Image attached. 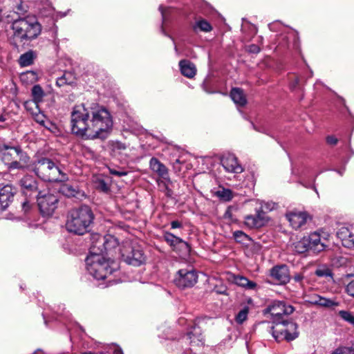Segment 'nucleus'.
<instances>
[{"instance_id":"nucleus-16","label":"nucleus","mask_w":354,"mask_h":354,"mask_svg":"<svg viewBox=\"0 0 354 354\" xmlns=\"http://www.w3.org/2000/svg\"><path fill=\"white\" fill-rule=\"evenodd\" d=\"M268 221L266 213L262 210H258L255 215L246 216L244 223L250 228H259L265 225Z\"/></svg>"},{"instance_id":"nucleus-43","label":"nucleus","mask_w":354,"mask_h":354,"mask_svg":"<svg viewBox=\"0 0 354 354\" xmlns=\"http://www.w3.org/2000/svg\"><path fill=\"white\" fill-rule=\"evenodd\" d=\"M350 349L347 347H339L335 349L331 354H345L347 351H349Z\"/></svg>"},{"instance_id":"nucleus-29","label":"nucleus","mask_w":354,"mask_h":354,"mask_svg":"<svg viewBox=\"0 0 354 354\" xmlns=\"http://www.w3.org/2000/svg\"><path fill=\"white\" fill-rule=\"evenodd\" d=\"M28 111L32 114L35 122L46 128H48L46 124V122H47V123H49V122L46 120V116L40 111L39 107L36 109L34 106H32V109H29Z\"/></svg>"},{"instance_id":"nucleus-10","label":"nucleus","mask_w":354,"mask_h":354,"mask_svg":"<svg viewBox=\"0 0 354 354\" xmlns=\"http://www.w3.org/2000/svg\"><path fill=\"white\" fill-rule=\"evenodd\" d=\"M36 197L41 213L44 216L52 215L57 207L58 202L57 196L48 192L43 194L41 192H39Z\"/></svg>"},{"instance_id":"nucleus-35","label":"nucleus","mask_w":354,"mask_h":354,"mask_svg":"<svg viewBox=\"0 0 354 354\" xmlns=\"http://www.w3.org/2000/svg\"><path fill=\"white\" fill-rule=\"evenodd\" d=\"M194 29L195 31L199 29L201 31L209 32L212 30V28L208 21L205 19H201L196 22L194 26Z\"/></svg>"},{"instance_id":"nucleus-46","label":"nucleus","mask_w":354,"mask_h":354,"mask_svg":"<svg viewBox=\"0 0 354 354\" xmlns=\"http://www.w3.org/2000/svg\"><path fill=\"white\" fill-rule=\"evenodd\" d=\"M304 275L302 273H296L293 276V279L295 282L297 283H301L302 280L304 279Z\"/></svg>"},{"instance_id":"nucleus-1","label":"nucleus","mask_w":354,"mask_h":354,"mask_svg":"<svg viewBox=\"0 0 354 354\" xmlns=\"http://www.w3.org/2000/svg\"><path fill=\"white\" fill-rule=\"evenodd\" d=\"M113 124L109 111L96 103L76 105L71 112L72 132L85 140H105Z\"/></svg>"},{"instance_id":"nucleus-49","label":"nucleus","mask_w":354,"mask_h":354,"mask_svg":"<svg viewBox=\"0 0 354 354\" xmlns=\"http://www.w3.org/2000/svg\"><path fill=\"white\" fill-rule=\"evenodd\" d=\"M224 217L225 218H232V209L230 207H228L227 210L225 212Z\"/></svg>"},{"instance_id":"nucleus-25","label":"nucleus","mask_w":354,"mask_h":354,"mask_svg":"<svg viewBox=\"0 0 354 354\" xmlns=\"http://www.w3.org/2000/svg\"><path fill=\"white\" fill-rule=\"evenodd\" d=\"M179 66L181 73L188 77L192 78L196 73L195 65L188 60H181L179 62Z\"/></svg>"},{"instance_id":"nucleus-28","label":"nucleus","mask_w":354,"mask_h":354,"mask_svg":"<svg viewBox=\"0 0 354 354\" xmlns=\"http://www.w3.org/2000/svg\"><path fill=\"white\" fill-rule=\"evenodd\" d=\"M293 250L297 253H304L310 249L309 241L307 236H304L299 241L293 243Z\"/></svg>"},{"instance_id":"nucleus-32","label":"nucleus","mask_w":354,"mask_h":354,"mask_svg":"<svg viewBox=\"0 0 354 354\" xmlns=\"http://www.w3.org/2000/svg\"><path fill=\"white\" fill-rule=\"evenodd\" d=\"M233 236L236 242L245 245H248L249 243L252 241L248 235L240 230L235 231Z\"/></svg>"},{"instance_id":"nucleus-30","label":"nucleus","mask_w":354,"mask_h":354,"mask_svg":"<svg viewBox=\"0 0 354 354\" xmlns=\"http://www.w3.org/2000/svg\"><path fill=\"white\" fill-rule=\"evenodd\" d=\"M74 80L75 77L71 73L65 72L61 77L57 79L56 85L59 87L71 85L74 83Z\"/></svg>"},{"instance_id":"nucleus-42","label":"nucleus","mask_w":354,"mask_h":354,"mask_svg":"<svg viewBox=\"0 0 354 354\" xmlns=\"http://www.w3.org/2000/svg\"><path fill=\"white\" fill-rule=\"evenodd\" d=\"M109 171L111 174L113 175H115V176H126L127 174V171H118L115 169H109Z\"/></svg>"},{"instance_id":"nucleus-44","label":"nucleus","mask_w":354,"mask_h":354,"mask_svg":"<svg viewBox=\"0 0 354 354\" xmlns=\"http://www.w3.org/2000/svg\"><path fill=\"white\" fill-rule=\"evenodd\" d=\"M326 142L329 145H337V142H338V140L337 138H336L335 136H328L327 138H326Z\"/></svg>"},{"instance_id":"nucleus-11","label":"nucleus","mask_w":354,"mask_h":354,"mask_svg":"<svg viewBox=\"0 0 354 354\" xmlns=\"http://www.w3.org/2000/svg\"><path fill=\"white\" fill-rule=\"evenodd\" d=\"M268 310L273 317V322L275 324L278 322L284 320L283 315H288L292 313L294 308L290 305H286L283 301H274L268 308Z\"/></svg>"},{"instance_id":"nucleus-8","label":"nucleus","mask_w":354,"mask_h":354,"mask_svg":"<svg viewBox=\"0 0 354 354\" xmlns=\"http://www.w3.org/2000/svg\"><path fill=\"white\" fill-rule=\"evenodd\" d=\"M120 251L122 259L128 264L139 266L145 261L143 251L138 245H133L131 243L126 242Z\"/></svg>"},{"instance_id":"nucleus-51","label":"nucleus","mask_w":354,"mask_h":354,"mask_svg":"<svg viewBox=\"0 0 354 354\" xmlns=\"http://www.w3.org/2000/svg\"><path fill=\"white\" fill-rule=\"evenodd\" d=\"M114 354H123L122 351L121 349H116L114 351Z\"/></svg>"},{"instance_id":"nucleus-20","label":"nucleus","mask_w":354,"mask_h":354,"mask_svg":"<svg viewBox=\"0 0 354 354\" xmlns=\"http://www.w3.org/2000/svg\"><path fill=\"white\" fill-rule=\"evenodd\" d=\"M150 169L163 180L170 182L168 170L165 165L160 162L156 158H152L149 162Z\"/></svg>"},{"instance_id":"nucleus-45","label":"nucleus","mask_w":354,"mask_h":354,"mask_svg":"<svg viewBox=\"0 0 354 354\" xmlns=\"http://www.w3.org/2000/svg\"><path fill=\"white\" fill-rule=\"evenodd\" d=\"M248 51L252 53H258L260 48L257 45L252 44L248 46Z\"/></svg>"},{"instance_id":"nucleus-53","label":"nucleus","mask_w":354,"mask_h":354,"mask_svg":"<svg viewBox=\"0 0 354 354\" xmlns=\"http://www.w3.org/2000/svg\"><path fill=\"white\" fill-rule=\"evenodd\" d=\"M83 354H97V353H93V352H86V353H84Z\"/></svg>"},{"instance_id":"nucleus-38","label":"nucleus","mask_w":354,"mask_h":354,"mask_svg":"<svg viewBox=\"0 0 354 354\" xmlns=\"http://www.w3.org/2000/svg\"><path fill=\"white\" fill-rule=\"evenodd\" d=\"M167 182V180H158V185L160 187V188L162 189V191L167 196L171 197L173 194V192L168 187Z\"/></svg>"},{"instance_id":"nucleus-2","label":"nucleus","mask_w":354,"mask_h":354,"mask_svg":"<svg viewBox=\"0 0 354 354\" xmlns=\"http://www.w3.org/2000/svg\"><path fill=\"white\" fill-rule=\"evenodd\" d=\"M93 220L94 214L91 208L86 205H81L68 212L66 228L71 233L83 235L88 232Z\"/></svg>"},{"instance_id":"nucleus-21","label":"nucleus","mask_w":354,"mask_h":354,"mask_svg":"<svg viewBox=\"0 0 354 354\" xmlns=\"http://www.w3.org/2000/svg\"><path fill=\"white\" fill-rule=\"evenodd\" d=\"M14 190L11 185H6L0 189V209L4 210L12 201Z\"/></svg>"},{"instance_id":"nucleus-50","label":"nucleus","mask_w":354,"mask_h":354,"mask_svg":"<svg viewBox=\"0 0 354 354\" xmlns=\"http://www.w3.org/2000/svg\"><path fill=\"white\" fill-rule=\"evenodd\" d=\"M193 336H194V335H193V332L192 331L189 332L187 333V337L191 340V342H192L194 341Z\"/></svg>"},{"instance_id":"nucleus-52","label":"nucleus","mask_w":354,"mask_h":354,"mask_svg":"<svg viewBox=\"0 0 354 354\" xmlns=\"http://www.w3.org/2000/svg\"><path fill=\"white\" fill-rule=\"evenodd\" d=\"M6 121V118L1 115H0V122Z\"/></svg>"},{"instance_id":"nucleus-14","label":"nucleus","mask_w":354,"mask_h":354,"mask_svg":"<svg viewBox=\"0 0 354 354\" xmlns=\"http://www.w3.org/2000/svg\"><path fill=\"white\" fill-rule=\"evenodd\" d=\"M270 276L279 284H286L290 281V275L288 267L286 265H278L270 270Z\"/></svg>"},{"instance_id":"nucleus-17","label":"nucleus","mask_w":354,"mask_h":354,"mask_svg":"<svg viewBox=\"0 0 354 354\" xmlns=\"http://www.w3.org/2000/svg\"><path fill=\"white\" fill-rule=\"evenodd\" d=\"M286 217L292 228L297 230L305 225L310 216L304 212H292L286 214Z\"/></svg>"},{"instance_id":"nucleus-9","label":"nucleus","mask_w":354,"mask_h":354,"mask_svg":"<svg viewBox=\"0 0 354 354\" xmlns=\"http://www.w3.org/2000/svg\"><path fill=\"white\" fill-rule=\"evenodd\" d=\"M93 239H96L93 241L90 248L91 252L93 253H100L104 256V253H111L118 246V239L112 235L109 234L104 236L95 235Z\"/></svg>"},{"instance_id":"nucleus-39","label":"nucleus","mask_w":354,"mask_h":354,"mask_svg":"<svg viewBox=\"0 0 354 354\" xmlns=\"http://www.w3.org/2000/svg\"><path fill=\"white\" fill-rule=\"evenodd\" d=\"M315 273L319 277H332L331 272L328 269H318Z\"/></svg>"},{"instance_id":"nucleus-27","label":"nucleus","mask_w":354,"mask_h":354,"mask_svg":"<svg viewBox=\"0 0 354 354\" xmlns=\"http://www.w3.org/2000/svg\"><path fill=\"white\" fill-rule=\"evenodd\" d=\"M230 97L234 102L239 106H244L247 103L245 95L241 88H232L230 92Z\"/></svg>"},{"instance_id":"nucleus-34","label":"nucleus","mask_w":354,"mask_h":354,"mask_svg":"<svg viewBox=\"0 0 354 354\" xmlns=\"http://www.w3.org/2000/svg\"><path fill=\"white\" fill-rule=\"evenodd\" d=\"M216 195L224 201H230L234 196L233 193L230 189L225 188L218 190L216 192Z\"/></svg>"},{"instance_id":"nucleus-31","label":"nucleus","mask_w":354,"mask_h":354,"mask_svg":"<svg viewBox=\"0 0 354 354\" xmlns=\"http://www.w3.org/2000/svg\"><path fill=\"white\" fill-rule=\"evenodd\" d=\"M34 58V53L30 50L20 56L19 63L21 66H28L33 63Z\"/></svg>"},{"instance_id":"nucleus-33","label":"nucleus","mask_w":354,"mask_h":354,"mask_svg":"<svg viewBox=\"0 0 354 354\" xmlns=\"http://www.w3.org/2000/svg\"><path fill=\"white\" fill-rule=\"evenodd\" d=\"M60 192L67 197L75 196L77 194V189L73 185L68 184H63L60 187Z\"/></svg>"},{"instance_id":"nucleus-24","label":"nucleus","mask_w":354,"mask_h":354,"mask_svg":"<svg viewBox=\"0 0 354 354\" xmlns=\"http://www.w3.org/2000/svg\"><path fill=\"white\" fill-rule=\"evenodd\" d=\"M309 241L310 249L315 252H319L324 250L325 245L321 242L319 234L312 233L307 236Z\"/></svg>"},{"instance_id":"nucleus-22","label":"nucleus","mask_w":354,"mask_h":354,"mask_svg":"<svg viewBox=\"0 0 354 354\" xmlns=\"http://www.w3.org/2000/svg\"><path fill=\"white\" fill-rule=\"evenodd\" d=\"M338 237L346 248L354 247V228L342 227L337 232Z\"/></svg>"},{"instance_id":"nucleus-18","label":"nucleus","mask_w":354,"mask_h":354,"mask_svg":"<svg viewBox=\"0 0 354 354\" xmlns=\"http://www.w3.org/2000/svg\"><path fill=\"white\" fill-rule=\"evenodd\" d=\"M32 100L27 101L24 103V106L27 110L32 109L34 106L37 109L39 103L42 102L45 95L43 88L39 85H35L31 90Z\"/></svg>"},{"instance_id":"nucleus-36","label":"nucleus","mask_w":354,"mask_h":354,"mask_svg":"<svg viewBox=\"0 0 354 354\" xmlns=\"http://www.w3.org/2000/svg\"><path fill=\"white\" fill-rule=\"evenodd\" d=\"M249 313V308L248 306H245L242 310H241L238 314L235 317V321L239 324H241L245 322L248 318V315Z\"/></svg>"},{"instance_id":"nucleus-40","label":"nucleus","mask_w":354,"mask_h":354,"mask_svg":"<svg viewBox=\"0 0 354 354\" xmlns=\"http://www.w3.org/2000/svg\"><path fill=\"white\" fill-rule=\"evenodd\" d=\"M25 78L30 79V80H35L36 79V74L33 71H28L21 75V79L24 80Z\"/></svg>"},{"instance_id":"nucleus-37","label":"nucleus","mask_w":354,"mask_h":354,"mask_svg":"<svg viewBox=\"0 0 354 354\" xmlns=\"http://www.w3.org/2000/svg\"><path fill=\"white\" fill-rule=\"evenodd\" d=\"M339 315L342 319L354 326V315L351 313L346 310H341L339 312Z\"/></svg>"},{"instance_id":"nucleus-48","label":"nucleus","mask_w":354,"mask_h":354,"mask_svg":"<svg viewBox=\"0 0 354 354\" xmlns=\"http://www.w3.org/2000/svg\"><path fill=\"white\" fill-rule=\"evenodd\" d=\"M171 227L172 229L180 228L182 227V224L178 221H174L171 223Z\"/></svg>"},{"instance_id":"nucleus-55","label":"nucleus","mask_w":354,"mask_h":354,"mask_svg":"<svg viewBox=\"0 0 354 354\" xmlns=\"http://www.w3.org/2000/svg\"><path fill=\"white\" fill-rule=\"evenodd\" d=\"M1 12L2 10L0 9V21H1Z\"/></svg>"},{"instance_id":"nucleus-12","label":"nucleus","mask_w":354,"mask_h":354,"mask_svg":"<svg viewBox=\"0 0 354 354\" xmlns=\"http://www.w3.org/2000/svg\"><path fill=\"white\" fill-rule=\"evenodd\" d=\"M178 274L175 283L180 288L192 287L197 282V274L194 270L181 269L178 270Z\"/></svg>"},{"instance_id":"nucleus-7","label":"nucleus","mask_w":354,"mask_h":354,"mask_svg":"<svg viewBox=\"0 0 354 354\" xmlns=\"http://www.w3.org/2000/svg\"><path fill=\"white\" fill-rule=\"evenodd\" d=\"M297 325L296 323L281 320V322H276L271 328V333L277 342L286 340L287 342L292 341L299 336L297 330Z\"/></svg>"},{"instance_id":"nucleus-41","label":"nucleus","mask_w":354,"mask_h":354,"mask_svg":"<svg viewBox=\"0 0 354 354\" xmlns=\"http://www.w3.org/2000/svg\"><path fill=\"white\" fill-rule=\"evenodd\" d=\"M346 291L350 296L354 297V280L348 283L346 286Z\"/></svg>"},{"instance_id":"nucleus-5","label":"nucleus","mask_w":354,"mask_h":354,"mask_svg":"<svg viewBox=\"0 0 354 354\" xmlns=\"http://www.w3.org/2000/svg\"><path fill=\"white\" fill-rule=\"evenodd\" d=\"M86 263L88 272L97 280L106 279L113 271L110 259H106L100 253L90 252L89 256L86 259Z\"/></svg>"},{"instance_id":"nucleus-4","label":"nucleus","mask_w":354,"mask_h":354,"mask_svg":"<svg viewBox=\"0 0 354 354\" xmlns=\"http://www.w3.org/2000/svg\"><path fill=\"white\" fill-rule=\"evenodd\" d=\"M35 174L44 181L48 182H66L68 175L48 158H41L35 161L32 168Z\"/></svg>"},{"instance_id":"nucleus-6","label":"nucleus","mask_w":354,"mask_h":354,"mask_svg":"<svg viewBox=\"0 0 354 354\" xmlns=\"http://www.w3.org/2000/svg\"><path fill=\"white\" fill-rule=\"evenodd\" d=\"M14 37L20 39H33L41 32V26L35 18L27 17L15 20L12 25Z\"/></svg>"},{"instance_id":"nucleus-47","label":"nucleus","mask_w":354,"mask_h":354,"mask_svg":"<svg viewBox=\"0 0 354 354\" xmlns=\"http://www.w3.org/2000/svg\"><path fill=\"white\" fill-rule=\"evenodd\" d=\"M99 187H100V189L105 192L109 190V186L104 180H100L99 182Z\"/></svg>"},{"instance_id":"nucleus-13","label":"nucleus","mask_w":354,"mask_h":354,"mask_svg":"<svg viewBox=\"0 0 354 354\" xmlns=\"http://www.w3.org/2000/svg\"><path fill=\"white\" fill-rule=\"evenodd\" d=\"M164 240L175 251H178L183 254H187L190 251L189 245L180 238L174 236L170 232H165L163 236Z\"/></svg>"},{"instance_id":"nucleus-3","label":"nucleus","mask_w":354,"mask_h":354,"mask_svg":"<svg viewBox=\"0 0 354 354\" xmlns=\"http://www.w3.org/2000/svg\"><path fill=\"white\" fill-rule=\"evenodd\" d=\"M0 160L7 165L9 171L24 170L28 168L30 157L19 145L0 144Z\"/></svg>"},{"instance_id":"nucleus-23","label":"nucleus","mask_w":354,"mask_h":354,"mask_svg":"<svg viewBox=\"0 0 354 354\" xmlns=\"http://www.w3.org/2000/svg\"><path fill=\"white\" fill-rule=\"evenodd\" d=\"M310 302L313 304L326 308H333L339 305V303L335 300L328 299L318 295H315L311 297Z\"/></svg>"},{"instance_id":"nucleus-26","label":"nucleus","mask_w":354,"mask_h":354,"mask_svg":"<svg viewBox=\"0 0 354 354\" xmlns=\"http://www.w3.org/2000/svg\"><path fill=\"white\" fill-rule=\"evenodd\" d=\"M233 282L246 290H254L257 286V284L254 281H250L241 275H234L233 277Z\"/></svg>"},{"instance_id":"nucleus-54","label":"nucleus","mask_w":354,"mask_h":354,"mask_svg":"<svg viewBox=\"0 0 354 354\" xmlns=\"http://www.w3.org/2000/svg\"><path fill=\"white\" fill-rule=\"evenodd\" d=\"M159 10L161 11L162 14L163 15L162 6H160L159 7Z\"/></svg>"},{"instance_id":"nucleus-15","label":"nucleus","mask_w":354,"mask_h":354,"mask_svg":"<svg viewBox=\"0 0 354 354\" xmlns=\"http://www.w3.org/2000/svg\"><path fill=\"white\" fill-rule=\"evenodd\" d=\"M221 162L227 172L241 174L243 171V167L238 162L237 158L234 154H227L221 159Z\"/></svg>"},{"instance_id":"nucleus-19","label":"nucleus","mask_w":354,"mask_h":354,"mask_svg":"<svg viewBox=\"0 0 354 354\" xmlns=\"http://www.w3.org/2000/svg\"><path fill=\"white\" fill-rule=\"evenodd\" d=\"M19 183L24 194L30 196L32 193L38 194L37 182L32 176L26 175L24 176L20 180Z\"/></svg>"}]
</instances>
